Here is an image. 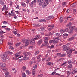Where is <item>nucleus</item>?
<instances>
[{
	"label": "nucleus",
	"mask_w": 77,
	"mask_h": 77,
	"mask_svg": "<svg viewBox=\"0 0 77 77\" xmlns=\"http://www.w3.org/2000/svg\"><path fill=\"white\" fill-rule=\"evenodd\" d=\"M52 36L53 35V33H51V32L48 33V34L45 35V36H50V35Z\"/></svg>",
	"instance_id": "nucleus-15"
},
{
	"label": "nucleus",
	"mask_w": 77,
	"mask_h": 77,
	"mask_svg": "<svg viewBox=\"0 0 77 77\" xmlns=\"http://www.w3.org/2000/svg\"><path fill=\"white\" fill-rule=\"evenodd\" d=\"M21 5L23 6L24 7H26L27 6V5L24 2H22L21 3Z\"/></svg>",
	"instance_id": "nucleus-14"
},
{
	"label": "nucleus",
	"mask_w": 77,
	"mask_h": 77,
	"mask_svg": "<svg viewBox=\"0 0 77 77\" xmlns=\"http://www.w3.org/2000/svg\"><path fill=\"white\" fill-rule=\"evenodd\" d=\"M33 5H34V4L32 2H31V4L30 5L31 7H32L33 6Z\"/></svg>",
	"instance_id": "nucleus-52"
},
{
	"label": "nucleus",
	"mask_w": 77,
	"mask_h": 77,
	"mask_svg": "<svg viewBox=\"0 0 77 77\" xmlns=\"http://www.w3.org/2000/svg\"><path fill=\"white\" fill-rule=\"evenodd\" d=\"M9 74V72H6L5 73V75H8Z\"/></svg>",
	"instance_id": "nucleus-61"
},
{
	"label": "nucleus",
	"mask_w": 77,
	"mask_h": 77,
	"mask_svg": "<svg viewBox=\"0 0 77 77\" xmlns=\"http://www.w3.org/2000/svg\"><path fill=\"white\" fill-rule=\"evenodd\" d=\"M22 70H26V66H23L22 67Z\"/></svg>",
	"instance_id": "nucleus-42"
},
{
	"label": "nucleus",
	"mask_w": 77,
	"mask_h": 77,
	"mask_svg": "<svg viewBox=\"0 0 77 77\" xmlns=\"http://www.w3.org/2000/svg\"><path fill=\"white\" fill-rule=\"evenodd\" d=\"M23 60V59H19V62L20 63Z\"/></svg>",
	"instance_id": "nucleus-62"
},
{
	"label": "nucleus",
	"mask_w": 77,
	"mask_h": 77,
	"mask_svg": "<svg viewBox=\"0 0 77 77\" xmlns=\"http://www.w3.org/2000/svg\"><path fill=\"white\" fill-rule=\"evenodd\" d=\"M9 49H11V50H14V48L13 47L10 46L9 47Z\"/></svg>",
	"instance_id": "nucleus-51"
},
{
	"label": "nucleus",
	"mask_w": 77,
	"mask_h": 77,
	"mask_svg": "<svg viewBox=\"0 0 77 77\" xmlns=\"http://www.w3.org/2000/svg\"><path fill=\"white\" fill-rule=\"evenodd\" d=\"M63 36H68V34H63Z\"/></svg>",
	"instance_id": "nucleus-47"
},
{
	"label": "nucleus",
	"mask_w": 77,
	"mask_h": 77,
	"mask_svg": "<svg viewBox=\"0 0 77 77\" xmlns=\"http://www.w3.org/2000/svg\"><path fill=\"white\" fill-rule=\"evenodd\" d=\"M21 52H20V53H17L15 57H18L19 56H20V53H21Z\"/></svg>",
	"instance_id": "nucleus-18"
},
{
	"label": "nucleus",
	"mask_w": 77,
	"mask_h": 77,
	"mask_svg": "<svg viewBox=\"0 0 77 77\" xmlns=\"http://www.w3.org/2000/svg\"><path fill=\"white\" fill-rule=\"evenodd\" d=\"M73 63V62H72V61L71 60L69 61L68 62V64H70H70H71V63Z\"/></svg>",
	"instance_id": "nucleus-35"
},
{
	"label": "nucleus",
	"mask_w": 77,
	"mask_h": 77,
	"mask_svg": "<svg viewBox=\"0 0 77 77\" xmlns=\"http://www.w3.org/2000/svg\"><path fill=\"white\" fill-rule=\"evenodd\" d=\"M47 40H48V38L47 37H45V39L44 40V41H47Z\"/></svg>",
	"instance_id": "nucleus-49"
},
{
	"label": "nucleus",
	"mask_w": 77,
	"mask_h": 77,
	"mask_svg": "<svg viewBox=\"0 0 77 77\" xmlns=\"http://www.w3.org/2000/svg\"><path fill=\"white\" fill-rule=\"evenodd\" d=\"M29 42L28 41H26L25 42V47H27L29 45Z\"/></svg>",
	"instance_id": "nucleus-26"
},
{
	"label": "nucleus",
	"mask_w": 77,
	"mask_h": 77,
	"mask_svg": "<svg viewBox=\"0 0 77 77\" xmlns=\"http://www.w3.org/2000/svg\"><path fill=\"white\" fill-rule=\"evenodd\" d=\"M3 23L4 24H8V22H7L6 21H4Z\"/></svg>",
	"instance_id": "nucleus-59"
},
{
	"label": "nucleus",
	"mask_w": 77,
	"mask_h": 77,
	"mask_svg": "<svg viewBox=\"0 0 77 77\" xmlns=\"http://www.w3.org/2000/svg\"><path fill=\"white\" fill-rule=\"evenodd\" d=\"M22 42H23V43H24L25 42H26V39H22Z\"/></svg>",
	"instance_id": "nucleus-53"
},
{
	"label": "nucleus",
	"mask_w": 77,
	"mask_h": 77,
	"mask_svg": "<svg viewBox=\"0 0 77 77\" xmlns=\"http://www.w3.org/2000/svg\"><path fill=\"white\" fill-rule=\"evenodd\" d=\"M66 62H65L64 63L62 64V65L63 66H65V64H66Z\"/></svg>",
	"instance_id": "nucleus-57"
},
{
	"label": "nucleus",
	"mask_w": 77,
	"mask_h": 77,
	"mask_svg": "<svg viewBox=\"0 0 77 77\" xmlns=\"http://www.w3.org/2000/svg\"><path fill=\"white\" fill-rule=\"evenodd\" d=\"M22 77H27L26 75V74L24 73H23L22 74Z\"/></svg>",
	"instance_id": "nucleus-25"
},
{
	"label": "nucleus",
	"mask_w": 77,
	"mask_h": 77,
	"mask_svg": "<svg viewBox=\"0 0 77 77\" xmlns=\"http://www.w3.org/2000/svg\"><path fill=\"white\" fill-rule=\"evenodd\" d=\"M73 39H74V37H72H72L69 38L68 39V41H72V40H73Z\"/></svg>",
	"instance_id": "nucleus-16"
},
{
	"label": "nucleus",
	"mask_w": 77,
	"mask_h": 77,
	"mask_svg": "<svg viewBox=\"0 0 77 77\" xmlns=\"http://www.w3.org/2000/svg\"><path fill=\"white\" fill-rule=\"evenodd\" d=\"M2 69L4 72H5V71H6V69H7L5 67L4 68H2Z\"/></svg>",
	"instance_id": "nucleus-27"
},
{
	"label": "nucleus",
	"mask_w": 77,
	"mask_h": 77,
	"mask_svg": "<svg viewBox=\"0 0 77 77\" xmlns=\"http://www.w3.org/2000/svg\"><path fill=\"white\" fill-rule=\"evenodd\" d=\"M36 37L37 38V39H40L41 38V37L40 36V35H36Z\"/></svg>",
	"instance_id": "nucleus-44"
},
{
	"label": "nucleus",
	"mask_w": 77,
	"mask_h": 77,
	"mask_svg": "<svg viewBox=\"0 0 77 77\" xmlns=\"http://www.w3.org/2000/svg\"><path fill=\"white\" fill-rule=\"evenodd\" d=\"M41 30V31L42 32H44V31L45 29L43 27H42L40 28Z\"/></svg>",
	"instance_id": "nucleus-38"
},
{
	"label": "nucleus",
	"mask_w": 77,
	"mask_h": 77,
	"mask_svg": "<svg viewBox=\"0 0 77 77\" xmlns=\"http://www.w3.org/2000/svg\"><path fill=\"white\" fill-rule=\"evenodd\" d=\"M23 59L25 60H29V57L24 56Z\"/></svg>",
	"instance_id": "nucleus-11"
},
{
	"label": "nucleus",
	"mask_w": 77,
	"mask_h": 77,
	"mask_svg": "<svg viewBox=\"0 0 77 77\" xmlns=\"http://www.w3.org/2000/svg\"><path fill=\"white\" fill-rule=\"evenodd\" d=\"M0 66H1V67H5L6 66V64L5 63H0Z\"/></svg>",
	"instance_id": "nucleus-6"
},
{
	"label": "nucleus",
	"mask_w": 77,
	"mask_h": 77,
	"mask_svg": "<svg viewBox=\"0 0 77 77\" xmlns=\"http://www.w3.org/2000/svg\"><path fill=\"white\" fill-rule=\"evenodd\" d=\"M51 60V58H50V57H49L48 58V59L46 60V62H49V61H50Z\"/></svg>",
	"instance_id": "nucleus-28"
},
{
	"label": "nucleus",
	"mask_w": 77,
	"mask_h": 77,
	"mask_svg": "<svg viewBox=\"0 0 77 77\" xmlns=\"http://www.w3.org/2000/svg\"><path fill=\"white\" fill-rule=\"evenodd\" d=\"M35 71H36V70H35V69H33L32 72V74L33 75V76H35V75H36V72H35Z\"/></svg>",
	"instance_id": "nucleus-9"
},
{
	"label": "nucleus",
	"mask_w": 77,
	"mask_h": 77,
	"mask_svg": "<svg viewBox=\"0 0 77 77\" xmlns=\"http://www.w3.org/2000/svg\"><path fill=\"white\" fill-rule=\"evenodd\" d=\"M45 44V45H48V42L47 41H44Z\"/></svg>",
	"instance_id": "nucleus-33"
},
{
	"label": "nucleus",
	"mask_w": 77,
	"mask_h": 77,
	"mask_svg": "<svg viewBox=\"0 0 77 77\" xmlns=\"http://www.w3.org/2000/svg\"><path fill=\"white\" fill-rule=\"evenodd\" d=\"M66 56V54H63L60 55V57H65Z\"/></svg>",
	"instance_id": "nucleus-20"
},
{
	"label": "nucleus",
	"mask_w": 77,
	"mask_h": 77,
	"mask_svg": "<svg viewBox=\"0 0 77 77\" xmlns=\"http://www.w3.org/2000/svg\"><path fill=\"white\" fill-rule=\"evenodd\" d=\"M72 65H71V64H69L68 66V67L69 68V69H70V68H72Z\"/></svg>",
	"instance_id": "nucleus-29"
},
{
	"label": "nucleus",
	"mask_w": 77,
	"mask_h": 77,
	"mask_svg": "<svg viewBox=\"0 0 77 77\" xmlns=\"http://www.w3.org/2000/svg\"><path fill=\"white\" fill-rule=\"evenodd\" d=\"M26 73H27V74H28V75H29L30 74H31V72L29 70H26Z\"/></svg>",
	"instance_id": "nucleus-19"
},
{
	"label": "nucleus",
	"mask_w": 77,
	"mask_h": 77,
	"mask_svg": "<svg viewBox=\"0 0 77 77\" xmlns=\"http://www.w3.org/2000/svg\"><path fill=\"white\" fill-rule=\"evenodd\" d=\"M16 31H12V32L14 34H15V35H17V30L16 29H15Z\"/></svg>",
	"instance_id": "nucleus-24"
},
{
	"label": "nucleus",
	"mask_w": 77,
	"mask_h": 77,
	"mask_svg": "<svg viewBox=\"0 0 77 77\" xmlns=\"http://www.w3.org/2000/svg\"><path fill=\"white\" fill-rule=\"evenodd\" d=\"M23 54L25 55L24 56L27 57V56H28V55H29V56H30V55H31V54L29 52H25L23 53Z\"/></svg>",
	"instance_id": "nucleus-3"
},
{
	"label": "nucleus",
	"mask_w": 77,
	"mask_h": 77,
	"mask_svg": "<svg viewBox=\"0 0 77 77\" xmlns=\"http://www.w3.org/2000/svg\"><path fill=\"white\" fill-rule=\"evenodd\" d=\"M67 74L68 76H69L70 74H72V72H70L69 71H67Z\"/></svg>",
	"instance_id": "nucleus-22"
},
{
	"label": "nucleus",
	"mask_w": 77,
	"mask_h": 77,
	"mask_svg": "<svg viewBox=\"0 0 77 77\" xmlns=\"http://www.w3.org/2000/svg\"><path fill=\"white\" fill-rule=\"evenodd\" d=\"M42 39H40L38 42V44L39 45L40 44H41V43H42Z\"/></svg>",
	"instance_id": "nucleus-17"
},
{
	"label": "nucleus",
	"mask_w": 77,
	"mask_h": 77,
	"mask_svg": "<svg viewBox=\"0 0 77 77\" xmlns=\"http://www.w3.org/2000/svg\"><path fill=\"white\" fill-rule=\"evenodd\" d=\"M77 35V34H75V35H73L72 36L73 37V38H74V36H76Z\"/></svg>",
	"instance_id": "nucleus-64"
},
{
	"label": "nucleus",
	"mask_w": 77,
	"mask_h": 77,
	"mask_svg": "<svg viewBox=\"0 0 77 77\" xmlns=\"http://www.w3.org/2000/svg\"><path fill=\"white\" fill-rule=\"evenodd\" d=\"M77 70H73L72 71V74H75V73H77Z\"/></svg>",
	"instance_id": "nucleus-23"
},
{
	"label": "nucleus",
	"mask_w": 77,
	"mask_h": 77,
	"mask_svg": "<svg viewBox=\"0 0 77 77\" xmlns=\"http://www.w3.org/2000/svg\"><path fill=\"white\" fill-rule=\"evenodd\" d=\"M5 77H11V76L9 75H7L6 76H5Z\"/></svg>",
	"instance_id": "nucleus-63"
},
{
	"label": "nucleus",
	"mask_w": 77,
	"mask_h": 77,
	"mask_svg": "<svg viewBox=\"0 0 77 77\" xmlns=\"http://www.w3.org/2000/svg\"><path fill=\"white\" fill-rule=\"evenodd\" d=\"M48 27H52L53 28V27H54V26L53 25H48Z\"/></svg>",
	"instance_id": "nucleus-32"
},
{
	"label": "nucleus",
	"mask_w": 77,
	"mask_h": 77,
	"mask_svg": "<svg viewBox=\"0 0 77 77\" xmlns=\"http://www.w3.org/2000/svg\"><path fill=\"white\" fill-rule=\"evenodd\" d=\"M60 23H62V21H63V18L62 17H60Z\"/></svg>",
	"instance_id": "nucleus-21"
},
{
	"label": "nucleus",
	"mask_w": 77,
	"mask_h": 77,
	"mask_svg": "<svg viewBox=\"0 0 77 77\" xmlns=\"http://www.w3.org/2000/svg\"><path fill=\"white\" fill-rule=\"evenodd\" d=\"M38 3L39 6H41L44 3V0H38Z\"/></svg>",
	"instance_id": "nucleus-4"
},
{
	"label": "nucleus",
	"mask_w": 77,
	"mask_h": 77,
	"mask_svg": "<svg viewBox=\"0 0 77 77\" xmlns=\"http://www.w3.org/2000/svg\"><path fill=\"white\" fill-rule=\"evenodd\" d=\"M39 52L38 51H36L35 52V55L38 54H39Z\"/></svg>",
	"instance_id": "nucleus-50"
},
{
	"label": "nucleus",
	"mask_w": 77,
	"mask_h": 77,
	"mask_svg": "<svg viewBox=\"0 0 77 77\" xmlns=\"http://www.w3.org/2000/svg\"><path fill=\"white\" fill-rule=\"evenodd\" d=\"M5 54H6V55H8V54H9L10 55H11L12 54V52H10V51H8V52H6L5 53Z\"/></svg>",
	"instance_id": "nucleus-7"
},
{
	"label": "nucleus",
	"mask_w": 77,
	"mask_h": 77,
	"mask_svg": "<svg viewBox=\"0 0 77 77\" xmlns=\"http://www.w3.org/2000/svg\"><path fill=\"white\" fill-rule=\"evenodd\" d=\"M48 48H50L51 49V48H54V46L53 45H51V46H48Z\"/></svg>",
	"instance_id": "nucleus-34"
},
{
	"label": "nucleus",
	"mask_w": 77,
	"mask_h": 77,
	"mask_svg": "<svg viewBox=\"0 0 77 77\" xmlns=\"http://www.w3.org/2000/svg\"><path fill=\"white\" fill-rule=\"evenodd\" d=\"M51 19V17L50 16H48L46 18V20H50Z\"/></svg>",
	"instance_id": "nucleus-48"
},
{
	"label": "nucleus",
	"mask_w": 77,
	"mask_h": 77,
	"mask_svg": "<svg viewBox=\"0 0 77 77\" xmlns=\"http://www.w3.org/2000/svg\"><path fill=\"white\" fill-rule=\"evenodd\" d=\"M41 57V55H39L37 57V59H40V57Z\"/></svg>",
	"instance_id": "nucleus-58"
},
{
	"label": "nucleus",
	"mask_w": 77,
	"mask_h": 77,
	"mask_svg": "<svg viewBox=\"0 0 77 77\" xmlns=\"http://www.w3.org/2000/svg\"><path fill=\"white\" fill-rule=\"evenodd\" d=\"M75 50V49H71L69 51V52H70V53H72V51H74Z\"/></svg>",
	"instance_id": "nucleus-41"
},
{
	"label": "nucleus",
	"mask_w": 77,
	"mask_h": 77,
	"mask_svg": "<svg viewBox=\"0 0 77 77\" xmlns=\"http://www.w3.org/2000/svg\"><path fill=\"white\" fill-rule=\"evenodd\" d=\"M69 48L66 45L63 46V51H66L68 50L69 49Z\"/></svg>",
	"instance_id": "nucleus-2"
},
{
	"label": "nucleus",
	"mask_w": 77,
	"mask_h": 77,
	"mask_svg": "<svg viewBox=\"0 0 77 77\" xmlns=\"http://www.w3.org/2000/svg\"><path fill=\"white\" fill-rule=\"evenodd\" d=\"M42 76H43V74H41L38 75V77H42Z\"/></svg>",
	"instance_id": "nucleus-54"
},
{
	"label": "nucleus",
	"mask_w": 77,
	"mask_h": 77,
	"mask_svg": "<svg viewBox=\"0 0 77 77\" xmlns=\"http://www.w3.org/2000/svg\"><path fill=\"white\" fill-rule=\"evenodd\" d=\"M50 44H51L52 43H53L54 44L57 43V41H56V40L54 41V40H50L49 41Z\"/></svg>",
	"instance_id": "nucleus-5"
},
{
	"label": "nucleus",
	"mask_w": 77,
	"mask_h": 77,
	"mask_svg": "<svg viewBox=\"0 0 77 77\" xmlns=\"http://www.w3.org/2000/svg\"><path fill=\"white\" fill-rule=\"evenodd\" d=\"M38 67V66L36 65H35V66H33V69H36V68Z\"/></svg>",
	"instance_id": "nucleus-56"
},
{
	"label": "nucleus",
	"mask_w": 77,
	"mask_h": 77,
	"mask_svg": "<svg viewBox=\"0 0 77 77\" xmlns=\"http://www.w3.org/2000/svg\"><path fill=\"white\" fill-rule=\"evenodd\" d=\"M69 33H73V30L71 29L70 31H69Z\"/></svg>",
	"instance_id": "nucleus-46"
},
{
	"label": "nucleus",
	"mask_w": 77,
	"mask_h": 77,
	"mask_svg": "<svg viewBox=\"0 0 77 77\" xmlns=\"http://www.w3.org/2000/svg\"><path fill=\"white\" fill-rule=\"evenodd\" d=\"M47 65L49 66L51 65V62H49L47 64Z\"/></svg>",
	"instance_id": "nucleus-60"
},
{
	"label": "nucleus",
	"mask_w": 77,
	"mask_h": 77,
	"mask_svg": "<svg viewBox=\"0 0 77 77\" xmlns=\"http://www.w3.org/2000/svg\"><path fill=\"white\" fill-rule=\"evenodd\" d=\"M60 31L62 32H65V31L67 32H68V33H69V29H68V28L66 29L65 30V31H63V30H62V29H61L60 30Z\"/></svg>",
	"instance_id": "nucleus-8"
},
{
	"label": "nucleus",
	"mask_w": 77,
	"mask_h": 77,
	"mask_svg": "<svg viewBox=\"0 0 77 77\" xmlns=\"http://www.w3.org/2000/svg\"><path fill=\"white\" fill-rule=\"evenodd\" d=\"M5 32H3V31H0V35H2V34H3V33H5Z\"/></svg>",
	"instance_id": "nucleus-36"
},
{
	"label": "nucleus",
	"mask_w": 77,
	"mask_h": 77,
	"mask_svg": "<svg viewBox=\"0 0 77 77\" xmlns=\"http://www.w3.org/2000/svg\"><path fill=\"white\" fill-rule=\"evenodd\" d=\"M8 44L9 45H13V43L10 42H8Z\"/></svg>",
	"instance_id": "nucleus-45"
},
{
	"label": "nucleus",
	"mask_w": 77,
	"mask_h": 77,
	"mask_svg": "<svg viewBox=\"0 0 77 77\" xmlns=\"http://www.w3.org/2000/svg\"><path fill=\"white\" fill-rule=\"evenodd\" d=\"M30 43L32 44V45H33V44H35V40H34V39L31 40V41Z\"/></svg>",
	"instance_id": "nucleus-12"
},
{
	"label": "nucleus",
	"mask_w": 77,
	"mask_h": 77,
	"mask_svg": "<svg viewBox=\"0 0 77 77\" xmlns=\"http://www.w3.org/2000/svg\"><path fill=\"white\" fill-rule=\"evenodd\" d=\"M47 5H48V3H47L44 2L42 5L43 8H45V7H46V6H47Z\"/></svg>",
	"instance_id": "nucleus-10"
},
{
	"label": "nucleus",
	"mask_w": 77,
	"mask_h": 77,
	"mask_svg": "<svg viewBox=\"0 0 77 77\" xmlns=\"http://www.w3.org/2000/svg\"><path fill=\"white\" fill-rule=\"evenodd\" d=\"M32 3H33L34 5H35L36 3V0H34L33 1H32Z\"/></svg>",
	"instance_id": "nucleus-40"
},
{
	"label": "nucleus",
	"mask_w": 77,
	"mask_h": 77,
	"mask_svg": "<svg viewBox=\"0 0 77 77\" xmlns=\"http://www.w3.org/2000/svg\"><path fill=\"white\" fill-rule=\"evenodd\" d=\"M0 4L2 5V6L4 5V2L3 0H0Z\"/></svg>",
	"instance_id": "nucleus-13"
},
{
	"label": "nucleus",
	"mask_w": 77,
	"mask_h": 77,
	"mask_svg": "<svg viewBox=\"0 0 77 77\" xmlns=\"http://www.w3.org/2000/svg\"><path fill=\"white\" fill-rule=\"evenodd\" d=\"M76 6V5H75V3H74L73 4H72L71 5V7H74V6Z\"/></svg>",
	"instance_id": "nucleus-31"
},
{
	"label": "nucleus",
	"mask_w": 77,
	"mask_h": 77,
	"mask_svg": "<svg viewBox=\"0 0 77 77\" xmlns=\"http://www.w3.org/2000/svg\"><path fill=\"white\" fill-rule=\"evenodd\" d=\"M20 44H21V43L19 42L17 43L16 44V47H18V46H19Z\"/></svg>",
	"instance_id": "nucleus-30"
},
{
	"label": "nucleus",
	"mask_w": 77,
	"mask_h": 77,
	"mask_svg": "<svg viewBox=\"0 0 77 77\" xmlns=\"http://www.w3.org/2000/svg\"><path fill=\"white\" fill-rule=\"evenodd\" d=\"M26 3H27V4H29V0H26Z\"/></svg>",
	"instance_id": "nucleus-55"
},
{
	"label": "nucleus",
	"mask_w": 77,
	"mask_h": 77,
	"mask_svg": "<svg viewBox=\"0 0 77 77\" xmlns=\"http://www.w3.org/2000/svg\"><path fill=\"white\" fill-rule=\"evenodd\" d=\"M7 56H8L6 54L4 53L3 55H2L1 56L2 60L3 62H5L6 61V59H7Z\"/></svg>",
	"instance_id": "nucleus-1"
},
{
	"label": "nucleus",
	"mask_w": 77,
	"mask_h": 77,
	"mask_svg": "<svg viewBox=\"0 0 77 77\" xmlns=\"http://www.w3.org/2000/svg\"><path fill=\"white\" fill-rule=\"evenodd\" d=\"M66 5V2H63V6H65Z\"/></svg>",
	"instance_id": "nucleus-43"
},
{
	"label": "nucleus",
	"mask_w": 77,
	"mask_h": 77,
	"mask_svg": "<svg viewBox=\"0 0 77 77\" xmlns=\"http://www.w3.org/2000/svg\"><path fill=\"white\" fill-rule=\"evenodd\" d=\"M3 39L2 38H1L0 40V44H2V43H3Z\"/></svg>",
	"instance_id": "nucleus-37"
},
{
	"label": "nucleus",
	"mask_w": 77,
	"mask_h": 77,
	"mask_svg": "<svg viewBox=\"0 0 77 77\" xmlns=\"http://www.w3.org/2000/svg\"><path fill=\"white\" fill-rule=\"evenodd\" d=\"M58 38L57 37H56L55 38V39L54 40V41H57V43L59 42L58 41Z\"/></svg>",
	"instance_id": "nucleus-39"
}]
</instances>
